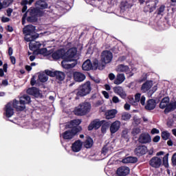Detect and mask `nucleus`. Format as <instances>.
<instances>
[{
	"instance_id": "16",
	"label": "nucleus",
	"mask_w": 176,
	"mask_h": 176,
	"mask_svg": "<svg viewBox=\"0 0 176 176\" xmlns=\"http://www.w3.org/2000/svg\"><path fill=\"white\" fill-rule=\"evenodd\" d=\"M117 174L119 176H126L130 174V168L127 166H121L118 168Z\"/></svg>"
},
{
	"instance_id": "46",
	"label": "nucleus",
	"mask_w": 176,
	"mask_h": 176,
	"mask_svg": "<svg viewBox=\"0 0 176 176\" xmlns=\"http://www.w3.org/2000/svg\"><path fill=\"white\" fill-rule=\"evenodd\" d=\"M109 79H110V80H115V79H116V76H115L113 73H111L109 74Z\"/></svg>"
},
{
	"instance_id": "11",
	"label": "nucleus",
	"mask_w": 176,
	"mask_h": 176,
	"mask_svg": "<svg viewBox=\"0 0 176 176\" xmlns=\"http://www.w3.org/2000/svg\"><path fill=\"white\" fill-rule=\"evenodd\" d=\"M76 48L69 49L65 54L64 57L68 58L69 60H74L73 61H76Z\"/></svg>"
},
{
	"instance_id": "20",
	"label": "nucleus",
	"mask_w": 176,
	"mask_h": 176,
	"mask_svg": "<svg viewBox=\"0 0 176 176\" xmlns=\"http://www.w3.org/2000/svg\"><path fill=\"white\" fill-rule=\"evenodd\" d=\"M113 91L116 93V94H118L121 97V98H126V91H124V89L122 87H116L113 88Z\"/></svg>"
},
{
	"instance_id": "22",
	"label": "nucleus",
	"mask_w": 176,
	"mask_h": 176,
	"mask_svg": "<svg viewBox=\"0 0 176 176\" xmlns=\"http://www.w3.org/2000/svg\"><path fill=\"white\" fill-rule=\"evenodd\" d=\"M74 79L76 82H83L86 79V76L81 72H76L74 73Z\"/></svg>"
},
{
	"instance_id": "57",
	"label": "nucleus",
	"mask_w": 176,
	"mask_h": 176,
	"mask_svg": "<svg viewBox=\"0 0 176 176\" xmlns=\"http://www.w3.org/2000/svg\"><path fill=\"white\" fill-rule=\"evenodd\" d=\"M94 129V124H93V122L91 123L88 126V130L90 131Z\"/></svg>"
},
{
	"instance_id": "53",
	"label": "nucleus",
	"mask_w": 176,
	"mask_h": 176,
	"mask_svg": "<svg viewBox=\"0 0 176 176\" xmlns=\"http://www.w3.org/2000/svg\"><path fill=\"white\" fill-rule=\"evenodd\" d=\"M27 13H28V12H27L26 13H25L24 14H23V18H22V24H25V19H27Z\"/></svg>"
},
{
	"instance_id": "45",
	"label": "nucleus",
	"mask_w": 176,
	"mask_h": 176,
	"mask_svg": "<svg viewBox=\"0 0 176 176\" xmlns=\"http://www.w3.org/2000/svg\"><path fill=\"white\" fill-rule=\"evenodd\" d=\"M151 134H159V133H160V131H159V129H156V128H153L151 131Z\"/></svg>"
},
{
	"instance_id": "47",
	"label": "nucleus",
	"mask_w": 176,
	"mask_h": 176,
	"mask_svg": "<svg viewBox=\"0 0 176 176\" xmlns=\"http://www.w3.org/2000/svg\"><path fill=\"white\" fill-rule=\"evenodd\" d=\"M102 94L104 96V98H107V99L109 98V94H108L107 91H102Z\"/></svg>"
},
{
	"instance_id": "24",
	"label": "nucleus",
	"mask_w": 176,
	"mask_h": 176,
	"mask_svg": "<svg viewBox=\"0 0 176 176\" xmlns=\"http://www.w3.org/2000/svg\"><path fill=\"white\" fill-rule=\"evenodd\" d=\"M156 108V101L153 99H150L147 101L145 109L148 111H152Z\"/></svg>"
},
{
	"instance_id": "55",
	"label": "nucleus",
	"mask_w": 176,
	"mask_h": 176,
	"mask_svg": "<svg viewBox=\"0 0 176 176\" xmlns=\"http://www.w3.org/2000/svg\"><path fill=\"white\" fill-rule=\"evenodd\" d=\"M21 5H23V6H27V5H29L28 0H23L21 1Z\"/></svg>"
},
{
	"instance_id": "23",
	"label": "nucleus",
	"mask_w": 176,
	"mask_h": 176,
	"mask_svg": "<svg viewBox=\"0 0 176 176\" xmlns=\"http://www.w3.org/2000/svg\"><path fill=\"white\" fill-rule=\"evenodd\" d=\"M116 113H118V110L111 109V110H107L105 112L104 115H105L106 119L109 120V119H113L115 118V116H116Z\"/></svg>"
},
{
	"instance_id": "6",
	"label": "nucleus",
	"mask_w": 176,
	"mask_h": 176,
	"mask_svg": "<svg viewBox=\"0 0 176 176\" xmlns=\"http://www.w3.org/2000/svg\"><path fill=\"white\" fill-rule=\"evenodd\" d=\"M112 58H113V54H112V52H111V51H103L101 54L102 65H100V69L101 68H104L106 64H109V63L112 61Z\"/></svg>"
},
{
	"instance_id": "10",
	"label": "nucleus",
	"mask_w": 176,
	"mask_h": 176,
	"mask_svg": "<svg viewBox=\"0 0 176 176\" xmlns=\"http://www.w3.org/2000/svg\"><path fill=\"white\" fill-rule=\"evenodd\" d=\"M45 72L47 75H49L50 76H52V77L56 76V78L58 79V80H64L65 78V75L64 74V73H63V72H58V71L53 72L50 70H45Z\"/></svg>"
},
{
	"instance_id": "18",
	"label": "nucleus",
	"mask_w": 176,
	"mask_h": 176,
	"mask_svg": "<svg viewBox=\"0 0 176 176\" xmlns=\"http://www.w3.org/2000/svg\"><path fill=\"white\" fill-rule=\"evenodd\" d=\"M148 151V148L145 146H139L135 149V153L137 156H142L145 155Z\"/></svg>"
},
{
	"instance_id": "33",
	"label": "nucleus",
	"mask_w": 176,
	"mask_h": 176,
	"mask_svg": "<svg viewBox=\"0 0 176 176\" xmlns=\"http://www.w3.org/2000/svg\"><path fill=\"white\" fill-rule=\"evenodd\" d=\"M50 76L45 72V74H41L38 75V80L40 82H42L43 83H45V82H47Z\"/></svg>"
},
{
	"instance_id": "42",
	"label": "nucleus",
	"mask_w": 176,
	"mask_h": 176,
	"mask_svg": "<svg viewBox=\"0 0 176 176\" xmlns=\"http://www.w3.org/2000/svg\"><path fill=\"white\" fill-rule=\"evenodd\" d=\"M164 9H166V6H161L159 9H158V12L157 14H163L164 12Z\"/></svg>"
},
{
	"instance_id": "27",
	"label": "nucleus",
	"mask_w": 176,
	"mask_h": 176,
	"mask_svg": "<svg viewBox=\"0 0 176 176\" xmlns=\"http://www.w3.org/2000/svg\"><path fill=\"white\" fill-rule=\"evenodd\" d=\"M12 3H13V0L0 1V10H2V9H6V8H9Z\"/></svg>"
},
{
	"instance_id": "43",
	"label": "nucleus",
	"mask_w": 176,
	"mask_h": 176,
	"mask_svg": "<svg viewBox=\"0 0 176 176\" xmlns=\"http://www.w3.org/2000/svg\"><path fill=\"white\" fill-rule=\"evenodd\" d=\"M172 163L173 166H176V153H175L171 158Z\"/></svg>"
},
{
	"instance_id": "62",
	"label": "nucleus",
	"mask_w": 176,
	"mask_h": 176,
	"mask_svg": "<svg viewBox=\"0 0 176 176\" xmlns=\"http://www.w3.org/2000/svg\"><path fill=\"white\" fill-rule=\"evenodd\" d=\"M93 80L95 82V83H100V80L98 78H94Z\"/></svg>"
},
{
	"instance_id": "5",
	"label": "nucleus",
	"mask_w": 176,
	"mask_h": 176,
	"mask_svg": "<svg viewBox=\"0 0 176 176\" xmlns=\"http://www.w3.org/2000/svg\"><path fill=\"white\" fill-rule=\"evenodd\" d=\"M90 91H91V85L89 81H87L79 87L76 95L78 97H85V96L90 94Z\"/></svg>"
},
{
	"instance_id": "51",
	"label": "nucleus",
	"mask_w": 176,
	"mask_h": 176,
	"mask_svg": "<svg viewBox=\"0 0 176 176\" xmlns=\"http://www.w3.org/2000/svg\"><path fill=\"white\" fill-rule=\"evenodd\" d=\"M124 108L125 111H130L131 106H130V104L129 103H126L124 105Z\"/></svg>"
},
{
	"instance_id": "12",
	"label": "nucleus",
	"mask_w": 176,
	"mask_h": 176,
	"mask_svg": "<svg viewBox=\"0 0 176 176\" xmlns=\"http://www.w3.org/2000/svg\"><path fill=\"white\" fill-rule=\"evenodd\" d=\"M162 163L163 161H162V159L158 157H153L149 161L150 166H151V167H153L154 168H159V167L162 166Z\"/></svg>"
},
{
	"instance_id": "60",
	"label": "nucleus",
	"mask_w": 176,
	"mask_h": 176,
	"mask_svg": "<svg viewBox=\"0 0 176 176\" xmlns=\"http://www.w3.org/2000/svg\"><path fill=\"white\" fill-rule=\"evenodd\" d=\"M8 31H9V32H13V28L10 25H8Z\"/></svg>"
},
{
	"instance_id": "39",
	"label": "nucleus",
	"mask_w": 176,
	"mask_h": 176,
	"mask_svg": "<svg viewBox=\"0 0 176 176\" xmlns=\"http://www.w3.org/2000/svg\"><path fill=\"white\" fill-rule=\"evenodd\" d=\"M109 129V122H104L101 127V131L103 133H107V130Z\"/></svg>"
},
{
	"instance_id": "8",
	"label": "nucleus",
	"mask_w": 176,
	"mask_h": 176,
	"mask_svg": "<svg viewBox=\"0 0 176 176\" xmlns=\"http://www.w3.org/2000/svg\"><path fill=\"white\" fill-rule=\"evenodd\" d=\"M80 130L78 128H72V129H69L66 131L63 134V138L64 140H72V138H74L78 133H79Z\"/></svg>"
},
{
	"instance_id": "50",
	"label": "nucleus",
	"mask_w": 176,
	"mask_h": 176,
	"mask_svg": "<svg viewBox=\"0 0 176 176\" xmlns=\"http://www.w3.org/2000/svg\"><path fill=\"white\" fill-rule=\"evenodd\" d=\"M153 142H159L160 141V136L157 135L153 139Z\"/></svg>"
},
{
	"instance_id": "52",
	"label": "nucleus",
	"mask_w": 176,
	"mask_h": 176,
	"mask_svg": "<svg viewBox=\"0 0 176 176\" xmlns=\"http://www.w3.org/2000/svg\"><path fill=\"white\" fill-rule=\"evenodd\" d=\"M133 120H134L135 124H140V123H141V120L140 118H137L134 117Z\"/></svg>"
},
{
	"instance_id": "44",
	"label": "nucleus",
	"mask_w": 176,
	"mask_h": 176,
	"mask_svg": "<svg viewBox=\"0 0 176 176\" xmlns=\"http://www.w3.org/2000/svg\"><path fill=\"white\" fill-rule=\"evenodd\" d=\"M112 101L114 104H118V102H120V100L119 98H118V96H113L112 98Z\"/></svg>"
},
{
	"instance_id": "3",
	"label": "nucleus",
	"mask_w": 176,
	"mask_h": 176,
	"mask_svg": "<svg viewBox=\"0 0 176 176\" xmlns=\"http://www.w3.org/2000/svg\"><path fill=\"white\" fill-rule=\"evenodd\" d=\"M91 111V104L89 102H82L74 109L75 115L77 116H85Z\"/></svg>"
},
{
	"instance_id": "64",
	"label": "nucleus",
	"mask_w": 176,
	"mask_h": 176,
	"mask_svg": "<svg viewBox=\"0 0 176 176\" xmlns=\"http://www.w3.org/2000/svg\"><path fill=\"white\" fill-rule=\"evenodd\" d=\"M126 60V56H123L119 58L120 61H124Z\"/></svg>"
},
{
	"instance_id": "17",
	"label": "nucleus",
	"mask_w": 176,
	"mask_h": 176,
	"mask_svg": "<svg viewBox=\"0 0 176 176\" xmlns=\"http://www.w3.org/2000/svg\"><path fill=\"white\" fill-rule=\"evenodd\" d=\"M116 72H124L125 74H130L131 71L130 70V67L126 65H118L116 68Z\"/></svg>"
},
{
	"instance_id": "25",
	"label": "nucleus",
	"mask_w": 176,
	"mask_h": 176,
	"mask_svg": "<svg viewBox=\"0 0 176 176\" xmlns=\"http://www.w3.org/2000/svg\"><path fill=\"white\" fill-rule=\"evenodd\" d=\"M30 43H29V47L30 50H38L42 46V43L36 41H34V40L30 41Z\"/></svg>"
},
{
	"instance_id": "35",
	"label": "nucleus",
	"mask_w": 176,
	"mask_h": 176,
	"mask_svg": "<svg viewBox=\"0 0 176 176\" xmlns=\"http://www.w3.org/2000/svg\"><path fill=\"white\" fill-rule=\"evenodd\" d=\"M146 6L150 10V12H153V10L156 9V3H155V1L147 2Z\"/></svg>"
},
{
	"instance_id": "37",
	"label": "nucleus",
	"mask_w": 176,
	"mask_h": 176,
	"mask_svg": "<svg viewBox=\"0 0 176 176\" xmlns=\"http://www.w3.org/2000/svg\"><path fill=\"white\" fill-rule=\"evenodd\" d=\"M121 119L124 121L130 120L131 119V114L124 112L122 114Z\"/></svg>"
},
{
	"instance_id": "41",
	"label": "nucleus",
	"mask_w": 176,
	"mask_h": 176,
	"mask_svg": "<svg viewBox=\"0 0 176 176\" xmlns=\"http://www.w3.org/2000/svg\"><path fill=\"white\" fill-rule=\"evenodd\" d=\"M162 138L165 140H168L170 138V133L167 131H163L162 133Z\"/></svg>"
},
{
	"instance_id": "49",
	"label": "nucleus",
	"mask_w": 176,
	"mask_h": 176,
	"mask_svg": "<svg viewBox=\"0 0 176 176\" xmlns=\"http://www.w3.org/2000/svg\"><path fill=\"white\" fill-rule=\"evenodd\" d=\"M10 21V19H9V18H8V17L3 16V17L1 18V21H2L3 23H8V22H9Z\"/></svg>"
},
{
	"instance_id": "19",
	"label": "nucleus",
	"mask_w": 176,
	"mask_h": 176,
	"mask_svg": "<svg viewBox=\"0 0 176 176\" xmlns=\"http://www.w3.org/2000/svg\"><path fill=\"white\" fill-rule=\"evenodd\" d=\"M14 114V111L13 110V106L12 102H9L6 106V116L7 118H12V116Z\"/></svg>"
},
{
	"instance_id": "2",
	"label": "nucleus",
	"mask_w": 176,
	"mask_h": 176,
	"mask_svg": "<svg viewBox=\"0 0 176 176\" xmlns=\"http://www.w3.org/2000/svg\"><path fill=\"white\" fill-rule=\"evenodd\" d=\"M30 102H31V98L28 95H24L20 98L19 102L16 100H14L13 102H12V105L16 111H24V109H25V104H30Z\"/></svg>"
},
{
	"instance_id": "28",
	"label": "nucleus",
	"mask_w": 176,
	"mask_h": 176,
	"mask_svg": "<svg viewBox=\"0 0 176 176\" xmlns=\"http://www.w3.org/2000/svg\"><path fill=\"white\" fill-rule=\"evenodd\" d=\"M168 105H170V98L165 97L162 100L160 104V108H161V109H166L168 108Z\"/></svg>"
},
{
	"instance_id": "4",
	"label": "nucleus",
	"mask_w": 176,
	"mask_h": 176,
	"mask_svg": "<svg viewBox=\"0 0 176 176\" xmlns=\"http://www.w3.org/2000/svg\"><path fill=\"white\" fill-rule=\"evenodd\" d=\"M34 32H35V26L32 25H28L23 28V34L26 35L25 37L26 42L34 41L38 38V35H34Z\"/></svg>"
},
{
	"instance_id": "34",
	"label": "nucleus",
	"mask_w": 176,
	"mask_h": 176,
	"mask_svg": "<svg viewBox=\"0 0 176 176\" xmlns=\"http://www.w3.org/2000/svg\"><path fill=\"white\" fill-rule=\"evenodd\" d=\"M93 139L91 138H87L84 142V146L87 148H91V146H93Z\"/></svg>"
},
{
	"instance_id": "29",
	"label": "nucleus",
	"mask_w": 176,
	"mask_h": 176,
	"mask_svg": "<svg viewBox=\"0 0 176 176\" xmlns=\"http://www.w3.org/2000/svg\"><path fill=\"white\" fill-rule=\"evenodd\" d=\"M152 86H153L152 81H146L142 85L141 90L143 91V93H146V91H148V90H149Z\"/></svg>"
},
{
	"instance_id": "59",
	"label": "nucleus",
	"mask_w": 176,
	"mask_h": 176,
	"mask_svg": "<svg viewBox=\"0 0 176 176\" xmlns=\"http://www.w3.org/2000/svg\"><path fill=\"white\" fill-rule=\"evenodd\" d=\"M8 54H9V56H12V54H13V49L12 47H9Z\"/></svg>"
},
{
	"instance_id": "26",
	"label": "nucleus",
	"mask_w": 176,
	"mask_h": 176,
	"mask_svg": "<svg viewBox=\"0 0 176 176\" xmlns=\"http://www.w3.org/2000/svg\"><path fill=\"white\" fill-rule=\"evenodd\" d=\"M146 98L144 96H141V94L138 93L135 95V101L136 102H140L141 105H145V101Z\"/></svg>"
},
{
	"instance_id": "21",
	"label": "nucleus",
	"mask_w": 176,
	"mask_h": 176,
	"mask_svg": "<svg viewBox=\"0 0 176 176\" xmlns=\"http://www.w3.org/2000/svg\"><path fill=\"white\" fill-rule=\"evenodd\" d=\"M124 80H126V76H124V74H117L113 83L114 85H122Z\"/></svg>"
},
{
	"instance_id": "15",
	"label": "nucleus",
	"mask_w": 176,
	"mask_h": 176,
	"mask_svg": "<svg viewBox=\"0 0 176 176\" xmlns=\"http://www.w3.org/2000/svg\"><path fill=\"white\" fill-rule=\"evenodd\" d=\"M151 141H152V138L148 133H142L139 137L140 144H149Z\"/></svg>"
},
{
	"instance_id": "63",
	"label": "nucleus",
	"mask_w": 176,
	"mask_h": 176,
	"mask_svg": "<svg viewBox=\"0 0 176 176\" xmlns=\"http://www.w3.org/2000/svg\"><path fill=\"white\" fill-rule=\"evenodd\" d=\"M2 85H3V86H8V82L7 80H4L2 81Z\"/></svg>"
},
{
	"instance_id": "36",
	"label": "nucleus",
	"mask_w": 176,
	"mask_h": 176,
	"mask_svg": "<svg viewBox=\"0 0 176 176\" xmlns=\"http://www.w3.org/2000/svg\"><path fill=\"white\" fill-rule=\"evenodd\" d=\"M104 123V121H98V120H94L92 122V124H94V129L97 130L101 127V124Z\"/></svg>"
},
{
	"instance_id": "48",
	"label": "nucleus",
	"mask_w": 176,
	"mask_h": 176,
	"mask_svg": "<svg viewBox=\"0 0 176 176\" xmlns=\"http://www.w3.org/2000/svg\"><path fill=\"white\" fill-rule=\"evenodd\" d=\"M13 12V10L12 8H8L7 10V16L10 17L12 16V13Z\"/></svg>"
},
{
	"instance_id": "61",
	"label": "nucleus",
	"mask_w": 176,
	"mask_h": 176,
	"mask_svg": "<svg viewBox=\"0 0 176 176\" xmlns=\"http://www.w3.org/2000/svg\"><path fill=\"white\" fill-rule=\"evenodd\" d=\"M104 88H105V90H107V91L111 90V86H109V85H105Z\"/></svg>"
},
{
	"instance_id": "30",
	"label": "nucleus",
	"mask_w": 176,
	"mask_h": 176,
	"mask_svg": "<svg viewBox=\"0 0 176 176\" xmlns=\"http://www.w3.org/2000/svg\"><path fill=\"white\" fill-rule=\"evenodd\" d=\"M27 93L30 96H34V97H39V89H36V87L29 88L27 90Z\"/></svg>"
},
{
	"instance_id": "9",
	"label": "nucleus",
	"mask_w": 176,
	"mask_h": 176,
	"mask_svg": "<svg viewBox=\"0 0 176 176\" xmlns=\"http://www.w3.org/2000/svg\"><path fill=\"white\" fill-rule=\"evenodd\" d=\"M64 60L62 61V67L65 69H69V68H74L78 62L76 60L74 61V59H69L67 58L64 57Z\"/></svg>"
},
{
	"instance_id": "31",
	"label": "nucleus",
	"mask_w": 176,
	"mask_h": 176,
	"mask_svg": "<svg viewBox=\"0 0 176 176\" xmlns=\"http://www.w3.org/2000/svg\"><path fill=\"white\" fill-rule=\"evenodd\" d=\"M138 161V159L135 157H127L126 158H124L122 162L124 164H127V163H137Z\"/></svg>"
},
{
	"instance_id": "40",
	"label": "nucleus",
	"mask_w": 176,
	"mask_h": 176,
	"mask_svg": "<svg viewBox=\"0 0 176 176\" xmlns=\"http://www.w3.org/2000/svg\"><path fill=\"white\" fill-rule=\"evenodd\" d=\"M163 164L165 167L168 166V154H166L163 157Z\"/></svg>"
},
{
	"instance_id": "54",
	"label": "nucleus",
	"mask_w": 176,
	"mask_h": 176,
	"mask_svg": "<svg viewBox=\"0 0 176 176\" xmlns=\"http://www.w3.org/2000/svg\"><path fill=\"white\" fill-rule=\"evenodd\" d=\"M133 133H135V134H140L141 129L140 128H135L133 129Z\"/></svg>"
},
{
	"instance_id": "1",
	"label": "nucleus",
	"mask_w": 176,
	"mask_h": 176,
	"mask_svg": "<svg viewBox=\"0 0 176 176\" xmlns=\"http://www.w3.org/2000/svg\"><path fill=\"white\" fill-rule=\"evenodd\" d=\"M36 8H30L28 12L30 13V16L27 19L28 21H34L36 16H42V11L40 9L47 8V3L43 0H38L35 3Z\"/></svg>"
},
{
	"instance_id": "14",
	"label": "nucleus",
	"mask_w": 176,
	"mask_h": 176,
	"mask_svg": "<svg viewBox=\"0 0 176 176\" xmlns=\"http://www.w3.org/2000/svg\"><path fill=\"white\" fill-rule=\"evenodd\" d=\"M82 146H83V142L80 140H76L72 144V151L75 153L80 152Z\"/></svg>"
},
{
	"instance_id": "13",
	"label": "nucleus",
	"mask_w": 176,
	"mask_h": 176,
	"mask_svg": "<svg viewBox=\"0 0 176 176\" xmlns=\"http://www.w3.org/2000/svg\"><path fill=\"white\" fill-rule=\"evenodd\" d=\"M122 126V122L119 120H116L110 125V133L111 134H115V133H118L120 129Z\"/></svg>"
},
{
	"instance_id": "56",
	"label": "nucleus",
	"mask_w": 176,
	"mask_h": 176,
	"mask_svg": "<svg viewBox=\"0 0 176 176\" xmlns=\"http://www.w3.org/2000/svg\"><path fill=\"white\" fill-rule=\"evenodd\" d=\"M107 152H108V148H107V146H104L102 150V153L103 155H105Z\"/></svg>"
},
{
	"instance_id": "32",
	"label": "nucleus",
	"mask_w": 176,
	"mask_h": 176,
	"mask_svg": "<svg viewBox=\"0 0 176 176\" xmlns=\"http://www.w3.org/2000/svg\"><path fill=\"white\" fill-rule=\"evenodd\" d=\"M80 123H82V121H80V120H74L70 122L69 127H72V129H74V128L78 129L80 131L79 127L77 126H79V124Z\"/></svg>"
},
{
	"instance_id": "38",
	"label": "nucleus",
	"mask_w": 176,
	"mask_h": 176,
	"mask_svg": "<svg viewBox=\"0 0 176 176\" xmlns=\"http://www.w3.org/2000/svg\"><path fill=\"white\" fill-rule=\"evenodd\" d=\"M52 57L55 60H58V58H60V57H64V55H63V52L61 51H58V52H54L52 54Z\"/></svg>"
},
{
	"instance_id": "58",
	"label": "nucleus",
	"mask_w": 176,
	"mask_h": 176,
	"mask_svg": "<svg viewBox=\"0 0 176 176\" xmlns=\"http://www.w3.org/2000/svg\"><path fill=\"white\" fill-rule=\"evenodd\" d=\"M10 60L12 64H16V58H14V56H10Z\"/></svg>"
},
{
	"instance_id": "7",
	"label": "nucleus",
	"mask_w": 176,
	"mask_h": 176,
	"mask_svg": "<svg viewBox=\"0 0 176 176\" xmlns=\"http://www.w3.org/2000/svg\"><path fill=\"white\" fill-rule=\"evenodd\" d=\"M82 68L83 71H90V69H97V68L101 69V66L98 64V60L95 59L92 65L91 61L88 59L83 63Z\"/></svg>"
}]
</instances>
